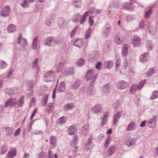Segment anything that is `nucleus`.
<instances>
[{
    "mask_svg": "<svg viewBox=\"0 0 158 158\" xmlns=\"http://www.w3.org/2000/svg\"><path fill=\"white\" fill-rule=\"evenodd\" d=\"M5 91L9 95H14L18 92V89L17 88H15L14 89H6Z\"/></svg>",
    "mask_w": 158,
    "mask_h": 158,
    "instance_id": "nucleus-27",
    "label": "nucleus"
},
{
    "mask_svg": "<svg viewBox=\"0 0 158 158\" xmlns=\"http://www.w3.org/2000/svg\"><path fill=\"white\" fill-rule=\"evenodd\" d=\"M111 29V27L109 24H106L104 27L102 29V31L104 35L106 36L109 33Z\"/></svg>",
    "mask_w": 158,
    "mask_h": 158,
    "instance_id": "nucleus-34",
    "label": "nucleus"
},
{
    "mask_svg": "<svg viewBox=\"0 0 158 158\" xmlns=\"http://www.w3.org/2000/svg\"><path fill=\"white\" fill-rule=\"evenodd\" d=\"M74 107L75 105L73 103H68L64 106V110H68L72 109Z\"/></svg>",
    "mask_w": 158,
    "mask_h": 158,
    "instance_id": "nucleus-35",
    "label": "nucleus"
},
{
    "mask_svg": "<svg viewBox=\"0 0 158 158\" xmlns=\"http://www.w3.org/2000/svg\"><path fill=\"white\" fill-rule=\"evenodd\" d=\"M78 137L76 135H74L73 136V140L71 143V145H73L74 146H76L77 142Z\"/></svg>",
    "mask_w": 158,
    "mask_h": 158,
    "instance_id": "nucleus-60",
    "label": "nucleus"
},
{
    "mask_svg": "<svg viewBox=\"0 0 158 158\" xmlns=\"http://www.w3.org/2000/svg\"><path fill=\"white\" fill-rule=\"evenodd\" d=\"M76 127L74 125L69 127L67 129L68 134L69 135H73L76 132Z\"/></svg>",
    "mask_w": 158,
    "mask_h": 158,
    "instance_id": "nucleus-28",
    "label": "nucleus"
},
{
    "mask_svg": "<svg viewBox=\"0 0 158 158\" xmlns=\"http://www.w3.org/2000/svg\"><path fill=\"white\" fill-rule=\"evenodd\" d=\"M83 42L82 40L77 39L76 40L74 43V45L79 48L81 47L83 45Z\"/></svg>",
    "mask_w": 158,
    "mask_h": 158,
    "instance_id": "nucleus-39",
    "label": "nucleus"
},
{
    "mask_svg": "<svg viewBox=\"0 0 158 158\" xmlns=\"http://www.w3.org/2000/svg\"><path fill=\"white\" fill-rule=\"evenodd\" d=\"M115 42L117 45L121 44L124 42V39L122 35L117 34L115 36Z\"/></svg>",
    "mask_w": 158,
    "mask_h": 158,
    "instance_id": "nucleus-18",
    "label": "nucleus"
},
{
    "mask_svg": "<svg viewBox=\"0 0 158 158\" xmlns=\"http://www.w3.org/2000/svg\"><path fill=\"white\" fill-rule=\"evenodd\" d=\"M44 45L51 47L55 44H60V46L64 48L66 46V43L64 39H60L57 40L55 38L51 36L48 37L46 38L44 40Z\"/></svg>",
    "mask_w": 158,
    "mask_h": 158,
    "instance_id": "nucleus-1",
    "label": "nucleus"
},
{
    "mask_svg": "<svg viewBox=\"0 0 158 158\" xmlns=\"http://www.w3.org/2000/svg\"><path fill=\"white\" fill-rule=\"evenodd\" d=\"M95 69H93L87 71L85 78L87 81H90L91 85H93L97 77V74L95 73Z\"/></svg>",
    "mask_w": 158,
    "mask_h": 158,
    "instance_id": "nucleus-2",
    "label": "nucleus"
},
{
    "mask_svg": "<svg viewBox=\"0 0 158 158\" xmlns=\"http://www.w3.org/2000/svg\"><path fill=\"white\" fill-rule=\"evenodd\" d=\"M16 102V100L15 98H10L6 102L5 106L7 107L10 106L11 107H13L15 106Z\"/></svg>",
    "mask_w": 158,
    "mask_h": 158,
    "instance_id": "nucleus-14",
    "label": "nucleus"
},
{
    "mask_svg": "<svg viewBox=\"0 0 158 158\" xmlns=\"http://www.w3.org/2000/svg\"><path fill=\"white\" fill-rule=\"evenodd\" d=\"M146 47L148 51H150L153 48V45L151 41L150 40H147L146 43Z\"/></svg>",
    "mask_w": 158,
    "mask_h": 158,
    "instance_id": "nucleus-36",
    "label": "nucleus"
},
{
    "mask_svg": "<svg viewBox=\"0 0 158 158\" xmlns=\"http://www.w3.org/2000/svg\"><path fill=\"white\" fill-rule=\"evenodd\" d=\"M23 2L21 4V6L24 7H26L28 6L29 5V3L33 2L34 0H22Z\"/></svg>",
    "mask_w": 158,
    "mask_h": 158,
    "instance_id": "nucleus-42",
    "label": "nucleus"
},
{
    "mask_svg": "<svg viewBox=\"0 0 158 158\" xmlns=\"http://www.w3.org/2000/svg\"><path fill=\"white\" fill-rule=\"evenodd\" d=\"M153 13V11L151 9L145 11L144 16L146 18H149Z\"/></svg>",
    "mask_w": 158,
    "mask_h": 158,
    "instance_id": "nucleus-46",
    "label": "nucleus"
},
{
    "mask_svg": "<svg viewBox=\"0 0 158 158\" xmlns=\"http://www.w3.org/2000/svg\"><path fill=\"white\" fill-rule=\"evenodd\" d=\"M117 148V147L114 145L110 146L107 149L106 155L109 156L112 155L115 152Z\"/></svg>",
    "mask_w": 158,
    "mask_h": 158,
    "instance_id": "nucleus-10",
    "label": "nucleus"
},
{
    "mask_svg": "<svg viewBox=\"0 0 158 158\" xmlns=\"http://www.w3.org/2000/svg\"><path fill=\"white\" fill-rule=\"evenodd\" d=\"M155 73L154 69L153 68H152L149 69L148 72L147 73V76L149 77Z\"/></svg>",
    "mask_w": 158,
    "mask_h": 158,
    "instance_id": "nucleus-62",
    "label": "nucleus"
},
{
    "mask_svg": "<svg viewBox=\"0 0 158 158\" xmlns=\"http://www.w3.org/2000/svg\"><path fill=\"white\" fill-rule=\"evenodd\" d=\"M157 98H158V91H154L152 93V96L150 98V99H154Z\"/></svg>",
    "mask_w": 158,
    "mask_h": 158,
    "instance_id": "nucleus-54",
    "label": "nucleus"
},
{
    "mask_svg": "<svg viewBox=\"0 0 158 158\" xmlns=\"http://www.w3.org/2000/svg\"><path fill=\"white\" fill-rule=\"evenodd\" d=\"M53 110V104L50 103L46 106V111L48 113H51Z\"/></svg>",
    "mask_w": 158,
    "mask_h": 158,
    "instance_id": "nucleus-41",
    "label": "nucleus"
},
{
    "mask_svg": "<svg viewBox=\"0 0 158 158\" xmlns=\"http://www.w3.org/2000/svg\"><path fill=\"white\" fill-rule=\"evenodd\" d=\"M130 4L128 3H126L124 4L123 8L125 10H131L132 9L131 8V5L134 3H135V1L133 0H130Z\"/></svg>",
    "mask_w": 158,
    "mask_h": 158,
    "instance_id": "nucleus-32",
    "label": "nucleus"
},
{
    "mask_svg": "<svg viewBox=\"0 0 158 158\" xmlns=\"http://www.w3.org/2000/svg\"><path fill=\"white\" fill-rule=\"evenodd\" d=\"M38 39V37L36 36L33 39V40L31 46V48L32 49H36L37 45V43Z\"/></svg>",
    "mask_w": 158,
    "mask_h": 158,
    "instance_id": "nucleus-43",
    "label": "nucleus"
},
{
    "mask_svg": "<svg viewBox=\"0 0 158 158\" xmlns=\"http://www.w3.org/2000/svg\"><path fill=\"white\" fill-rule=\"evenodd\" d=\"M136 140L134 138H128L126 139L125 144L126 146L130 147L133 146L136 143Z\"/></svg>",
    "mask_w": 158,
    "mask_h": 158,
    "instance_id": "nucleus-12",
    "label": "nucleus"
},
{
    "mask_svg": "<svg viewBox=\"0 0 158 158\" xmlns=\"http://www.w3.org/2000/svg\"><path fill=\"white\" fill-rule=\"evenodd\" d=\"M114 64L112 60H109L105 61L104 66L105 67L108 69H110Z\"/></svg>",
    "mask_w": 158,
    "mask_h": 158,
    "instance_id": "nucleus-31",
    "label": "nucleus"
},
{
    "mask_svg": "<svg viewBox=\"0 0 158 158\" xmlns=\"http://www.w3.org/2000/svg\"><path fill=\"white\" fill-rule=\"evenodd\" d=\"M146 80H143L141 81L139 84L137 85H134L131 86L130 92L131 94L135 93L137 90V89H140L143 86L145 83Z\"/></svg>",
    "mask_w": 158,
    "mask_h": 158,
    "instance_id": "nucleus-4",
    "label": "nucleus"
},
{
    "mask_svg": "<svg viewBox=\"0 0 158 158\" xmlns=\"http://www.w3.org/2000/svg\"><path fill=\"white\" fill-rule=\"evenodd\" d=\"M38 60V58H36L34 60L32 63V68L36 69L37 71L39 69L37 66Z\"/></svg>",
    "mask_w": 158,
    "mask_h": 158,
    "instance_id": "nucleus-51",
    "label": "nucleus"
},
{
    "mask_svg": "<svg viewBox=\"0 0 158 158\" xmlns=\"http://www.w3.org/2000/svg\"><path fill=\"white\" fill-rule=\"evenodd\" d=\"M81 17L80 13H76L74 15V18L73 19H72V21L73 22L76 23L80 19Z\"/></svg>",
    "mask_w": 158,
    "mask_h": 158,
    "instance_id": "nucleus-45",
    "label": "nucleus"
},
{
    "mask_svg": "<svg viewBox=\"0 0 158 158\" xmlns=\"http://www.w3.org/2000/svg\"><path fill=\"white\" fill-rule=\"evenodd\" d=\"M88 11L85 12L81 17V19L80 21V23L81 24H83L85 22L86 19L88 15Z\"/></svg>",
    "mask_w": 158,
    "mask_h": 158,
    "instance_id": "nucleus-40",
    "label": "nucleus"
},
{
    "mask_svg": "<svg viewBox=\"0 0 158 158\" xmlns=\"http://www.w3.org/2000/svg\"><path fill=\"white\" fill-rule=\"evenodd\" d=\"M48 98V96L47 95L44 96L42 99L41 104L43 106L46 105L47 102Z\"/></svg>",
    "mask_w": 158,
    "mask_h": 158,
    "instance_id": "nucleus-52",
    "label": "nucleus"
},
{
    "mask_svg": "<svg viewBox=\"0 0 158 158\" xmlns=\"http://www.w3.org/2000/svg\"><path fill=\"white\" fill-rule=\"evenodd\" d=\"M56 139L55 136H52L50 138V146L52 148H54L56 146Z\"/></svg>",
    "mask_w": 158,
    "mask_h": 158,
    "instance_id": "nucleus-29",
    "label": "nucleus"
},
{
    "mask_svg": "<svg viewBox=\"0 0 158 158\" xmlns=\"http://www.w3.org/2000/svg\"><path fill=\"white\" fill-rule=\"evenodd\" d=\"M6 134L8 136L10 135L13 132L14 130L13 128L7 127L5 128Z\"/></svg>",
    "mask_w": 158,
    "mask_h": 158,
    "instance_id": "nucleus-47",
    "label": "nucleus"
},
{
    "mask_svg": "<svg viewBox=\"0 0 158 158\" xmlns=\"http://www.w3.org/2000/svg\"><path fill=\"white\" fill-rule=\"evenodd\" d=\"M64 64L65 62L64 60L60 61L59 63H58L57 65L54 67V68L57 69V72L59 73L62 70Z\"/></svg>",
    "mask_w": 158,
    "mask_h": 158,
    "instance_id": "nucleus-20",
    "label": "nucleus"
},
{
    "mask_svg": "<svg viewBox=\"0 0 158 158\" xmlns=\"http://www.w3.org/2000/svg\"><path fill=\"white\" fill-rule=\"evenodd\" d=\"M13 73V69H11L9 71L7 74L6 76V77L7 78H10Z\"/></svg>",
    "mask_w": 158,
    "mask_h": 158,
    "instance_id": "nucleus-63",
    "label": "nucleus"
},
{
    "mask_svg": "<svg viewBox=\"0 0 158 158\" xmlns=\"http://www.w3.org/2000/svg\"><path fill=\"white\" fill-rule=\"evenodd\" d=\"M65 89V84L64 82H61L60 84L59 85L56 86V89H54L52 93V98H55V93L56 91L58 92H62L64 91Z\"/></svg>",
    "mask_w": 158,
    "mask_h": 158,
    "instance_id": "nucleus-5",
    "label": "nucleus"
},
{
    "mask_svg": "<svg viewBox=\"0 0 158 158\" xmlns=\"http://www.w3.org/2000/svg\"><path fill=\"white\" fill-rule=\"evenodd\" d=\"M110 91V85L109 84H107L103 87V91L105 94H107Z\"/></svg>",
    "mask_w": 158,
    "mask_h": 158,
    "instance_id": "nucleus-44",
    "label": "nucleus"
},
{
    "mask_svg": "<svg viewBox=\"0 0 158 158\" xmlns=\"http://www.w3.org/2000/svg\"><path fill=\"white\" fill-rule=\"evenodd\" d=\"M149 59L150 57L148 53L142 54L140 56V61L141 62H145Z\"/></svg>",
    "mask_w": 158,
    "mask_h": 158,
    "instance_id": "nucleus-24",
    "label": "nucleus"
},
{
    "mask_svg": "<svg viewBox=\"0 0 158 158\" xmlns=\"http://www.w3.org/2000/svg\"><path fill=\"white\" fill-rule=\"evenodd\" d=\"M88 125L85 124L83 125L81 130V134L83 135H86L89 133Z\"/></svg>",
    "mask_w": 158,
    "mask_h": 158,
    "instance_id": "nucleus-22",
    "label": "nucleus"
},
{
    "mask_svg": "<svg viewBox=\"0 0 158 158\" xmlns=\"http://www.w3.org/2000/svg\"><path fill=\"white\" fill-rule=\"evenodd\" d=\"M73 69L72 67H69L64 72V74L65 76H68L72 74L73 73Z\"/></svg>",
    "mask_w": 158,
    "mask_h": 158,
    "instance_id": "nucleus-37",
    "label": "nucleus"
},
{
    "mask_svg": "<svg viewBox=\"0 0 158 158\" xmlns=\"http://www.w3.org/2000/svg\"><path fill=\"white\" fill-rule=\"evenodd\" d=\"M121 115V112L120 111H118L114 115L113 119L114 124L115 125L117 123L120 118Z\"/></svg>",
    "mask_w": 158,
    "mask_h": 158,
    "instance_id": "nucleus-19",
    "label": "nucleus"
},
{
    "mask_svg": "<svg viewBox=\"0 0 158 158\" xmlns=\"http://www.w3.org/2000/svg\"><path fill=\"white\" fill-rule=\"evenodd\" d=\"M93 85H91L88 87L87 93L88 94L90 95H94L96 94V90Z\"/></svg>",
    "mask_w": 158,
    "mask_h": 158,
    "instance_id": "nucleus-26",
    "label": "nucleus"
},
{
    "mask_svg": "<svg viewBox=\"0 0 158 158\" xmlns=\"http://www.w3.org/2000/svg\"><path fill=\"white\" fill-rule=\"evenodd\" d=\"M10 8L8 6H6L1 12V15L3 17L7 16L10 15Z\"/></svg>",
    "mask_w": 158,
    "mask_h": 158,
    "instance_id": "nucleus-11",
    "label": "nucleus"
},
{
    "mask_svg": "<svg viewBox=\"0 0 158 158\" xmlns=\"http://www.w3.org/2000/svg\"><path fill=\"white\" fill-rule=\"evenodd\" d=\"M121 103V102L119 100H118L113 104V106L114 108H118Z\"/></svg>",
    "mask_w": 158,
    "mask_h": 158,
    "instance_id": "nucleus-59",
    "label": "nucleus"
},
{
    "mask_svg": "<svg viewBox=\"0 0 158 158\" xmlns=\"http://www.w3.org/2000/svg\"><path fill=\"white\" fill-rule=\"evenodd\" d=\"M34 82L33 81H29L27 84V87L28 88V90H31L32 89L33 87Z\"/></svg>",
    "mask_w": 158,
    "mask_h": 158,
    "instance_id": "nucleus-55",
    "label": "nucleus"
},
{
    "mask_svg": "<svg viewBox=\"0 0 158 158\" xmlns=\"http://www.w3.org/2000/svg\"><path fill=\"white\" fill-rule=\"evenodd\" d=\"M140 38L137 35H134L132 40L133 46L135 47H138L141 45Z\"/></svg>",
    "mask_w": 158,
    "mask_h": 158,
    "instance_id": "nucleus-13",
    "label": "nucleus"
},
{
    "mask_svg": "<svg viewBox=\"0 0 158 158\" xmlns=\"http://www.w3.org/2000/svg\"><path fill=\"white\" fill-rule=\"evenodd\" d=\"M66 118L65 116H62L57 120V123L59 124L62 125L66 122Z\"/></svg>",
    "mask_w": 158,
    "mask_h": 158,
    "instance_id": "nucleus-38",
    "label": "nucleus"
},
{
    "mask_svg": "<svg viewBox=\"0 0 158 158\" xmlns=\"http://www.w3.org/2000/svg\"><path fill=\"white\" fill-rule=\"evenodd\" d=\"M72 4L77 8H80L82 5L81 1V0H73Z\"/></svg>",
    "mask_w": 158,
    "mask_h": 158,
    "instance_id": "nucleus-33",
    "label": "nucleus"
},
{
    "mask_svg": "<svg viewBox=\"0 0 158 158\" xmlns=\"http://www.w3.org/2000/svg\"><path fill=\"white\" fill-rule=\"evenodd\" d=\"M55 72L53 70L46 72L44 75V80L46 82L51 81H53L55 77Z\"/></svg>",
    "mask_w": 158,
    "mask_h": 158,
    "instance_id": "nucleus-3",
    "label": "nucleus"
},
{
    "mask_svg": "<svg viewBox=\"0 0 158 158\" xmlns=\"http://www.w3.org/2000/svg\"><path fill=\"white\" fill-rule=\"evenodd\" d=\"M68 23L65 19L60 18L58 20V26L60 29H64L66 27Z\"/></svg>",
    "mask_w": 158,
    "mask_h": 158,
    "instance_id": "nucleus-9",
    "label": "nucleus"
},
{
    "mask_svg": "<svg viewBox=\"0 0 158 158\" xmlns=\"http://www.w3.org/2000/svg\"><path fill=\"white\" fill-rule=\"evenodd\" d=\"M117 88L119 89H123L128 86V83L124 81H121L116 83Z\"/></svg>",
    "mask_w": 158,
    "mask_h": 158,
    "instance_id": "nucleus-8",
    "label": "nucleus"
},
{
    "mask_svg": "<svg viewBox=\"0 0 158 158\" xmlns=\"http://www.w3.org/2000/svg\"><path fill=\"white\" fill-rule=\"evenodd\" d=\"M46 153L43 152H41L39 153L37 158H46Z\"/></svg>",
    "mask_w": 158,
    "mask_h": 158,
    "instance_id": "nucleus-58",
    "label": "nucleus"
},
{
    "mask_svg": "<svg viewBox=\"0 0 158 158\" xmlns=\"http://www.w3.org/2000/svg\"><path fill=\"white\" fill-rule=\"evenodd\" d=\"M103 109L102 105L100 104H97L95 105L92 108L93 111L94 113L98 114L100 113Z\"/></svg>",
    "mask_w": 158,
    "mask_h": 158,
    "instance_id": "nucleus-15",
    "label": "nucleus"
},
{
    "mask_svg": "<svg viewBox=\"0 0 158 158\" xmlns=\"http://www.w3.org/2000/svg\"><path fill=\"white\" fill-rule=\"evenodd\" d=\"M85 63V60L83 58H80L77 61V64L78 66H81Z\"/></svg>",
    "mask_w": 158,
    "mask_h": 158,
    "instance_id": "nucleus-50",
    "label": "nucleus"
},
{
    "mask_svg": "<svg viewBox=\"0 0 158 158\" xmlns=\"http://www.w3.org/2000/svg\"><path fill=\"white\" fill-rule=\"evenodd\" d=\"M91 32V29L90 28H89L85 34L84 38L85 39H88L90 36Z\"/></svg>",
    "mask_w": 158,
    "mask_h": 158,
    "instance_id": "nucleus-48",
    "label": "nucleus"
},
{
    "mask_svg": "<svg viewBox=\"0 0 158 158\" xmlns=\"http://www.w3.org/2000/svg\"><path fill=\"white\" fill-rule=\"evenodd\" d=\"M7 63L4 61L0 60V69H3L7 67Z\"/></svg>",
    "mask_w": 158,
    "mask_h": 158,
    "instance_id": "nucleus-53",
    "label": "nucleus"
},
{
    "mask_svg": "<svg viewBox=\"0 0 158 158\" xmlns=\"http://www.w3.org/2000/svg\"><path fill=\"white\" fill-rule=\"evenodd\" d=\"M99 56V52L96 51L91 53L89 56V59L91 61H93L98 58Z\"/></svg>",
    "mask_w": 158,
    "mask_h": 158,
    "instance_id": "nucleus-21",
    "label": "nucleus"
},
{
    "mask_svg": "<svg viewBox=\"0 0 158 158\" xmlns=\"http://www.w3.org/2000/svg\"><path fill=\"white\" fill-rule=\"evenodd\" d=\"M17 43L22 48L26 47L28 44L27 40L25 38L23 37L22 33L20 34L19 35Z\"/></svg>",
    "mask_w": 158,
    "mask_h": 158,
    "instance_id": "nucleus-6",
    "label": "nucleus"
},
{
    "mask_svg": "<svg viewBox=\"0 0 158 158\" xmlns=\"http://www.w3.org/2000/svg\"><path fill=\"white\" fill-rule=\"evenodd\" d=\"M94 139V136L92 135H90L89 138L88 139L87 142H86V144L87 145H89L91 143L92 140Z\"/></svg>",
    "mask_w": 158,
    "mask_h": 158,
    "instance_id": "nucleus-64",
    "label": "nucleus"
},
{
    "mask_svg": "<svg viewBox=\"0 0 158 158\" xmlns=\"http://www.w3.org/2000/svg\"><path fill=\"white\" fill-rule=\"evenodd\" d=\"M137 127L135 123L134 122H132L128 124L126 128V130L127 131H133L135 130Z\"/></svg>",
    "mask_w": 158,
    "mask_h": 158,
    "instance_id": "nucleus-16",
    "label": "nucleus"
},
{
    "mask_svg": "<svg viewBox=\"0 0 158 158\" xmlns=\"http://www.w3.org/2000/svg\"><path fill=\"white\" fill-rule=\"evenodd\" d=\"M81 84V82L79 80L74 81L71 83L70 87L71 89L75 90L80 86Z\"/></svg>",
    "mask_w": 158,
    "mask_h": 158,
    "instance_id": "nucleus-17",
    "label": "nucleus"
},
{
    "mask_svg": "<svg viewBox=\"0 0 158 158\" xmlns=\"http://www.w3.org/2000/svg\"><path fill=\"white\" fill-rule=\"evenodd\" d=\"M24 96L21 97L18 102V105L19 107H22L24 103Z\"/></svg>",
    "mask_w": 158,
    "mask_h": 158,
    "instance_id": "nucleus-57",
    "label": "nucleus"
},
{
    "mask_svg": "<svg viewBox=\"0 0 158 158\" xmlns=\"http://www.w3.org/2000/svg\"><path fill=\"white\" fill-rule=\"evenodd\" d=\"M109 116V112L107 111L105 113L104 117L103 118L102 121L101 122V125L102 126H103L106 123L108 117Z\"/></svg>",
    "mask_w": 158,
    "mask_h": 158,
    "instance_id": "nucleus-30",
    "label": "nucleus"
},
{
    "mask_svg": "<svg viewBox=\"0 0 158 158\" xmlns=\"http://www.w3.org/2000/svg\"><path fill=\"white\" fill-rule=\"evenodd\" d=\"M111 139V138L110 136H108L104 144V147L105 148H106L109 144L110 142Z\"/></svg>",
    "mask_w": 158,
    "mask_h": 158,
    "instance_id": "nucleus-56",
    "label": "nucleus"
},
{
    "mask_svg": "<svg viewBox=\"0 0 158 158\" xmlns=\"http://www.w3.org/2000/svg\"><path fill=\"white\" fill-rule=\"evenodd\" d=\"M157 117L156 115H154V116L150 118L147 122L148 125L149 127L152 128L156 126V123L157 120Z\"/></svg>",
    "mask_w": 158,
    "mask_h": 158,
    "instance_id": "nucleus-7",
    "label": "nucleus"
},
{
    "mask_svg": "<svg viewBox=\"0 0 158 158\" xmlns=\"http://www.w3.org/2000/svg\"><path fill=\"white\" fill-rule=\"evenodd\" d=\"M16 150L14 148H11L7 154V157L8 158H13L16 155Z\"/></svg>",
    "mask_w": 158,
    "mask_h": 158,
    "instance_id": "nucleus-25",
    "label": "nucleus"
},
{
    "mask_svg": "<svg viewBox=\"0 0 158 158\" xmlns=\"http://www.w3.org/2000/svg\"><path fill=\"white\" fill-rule=\"evenodd\" d=\"M128 45L126 44H124L123 46L122 50V54L123 57L126 56L128 53Z\"/></svg>",
    "mask_w": 158,
    "mask_h": 158,
    "instance_id": "nucleus-23",
    "label": "nucleus"
},
{
    "mask_svg": "<svg viewBox=\"0 0 158 158\" xmlns=\"http://www.w3.org/2000/svg\"><path fill=\"white\" fill-rule=\"evenodd\" d=\"M7 150V146L6 145H3L1 150V154H3L6 153Z\"/></svg>",
    "mask_w": 158,
    "mask_h": 158,
    "instance_id": "nucleus-61",
    "label": "nucleus"
},
{
    "mask_svg": "<svg viewBox=\"0 0 158 158\" xmlns=\"http://www.w3.org/2000/svg\"><path fill=\"white\" fill-rule=\"evenodd\" d=\"M16 30V27L13 24L10 25L8 28L7 31L9 33L13 32Z\"/></svg>",
    "mask_w": 158,
    "mask_h": 158,
    "instance_id": "nucleus-49",
    "label": "nucleus"
}]
</instances>
